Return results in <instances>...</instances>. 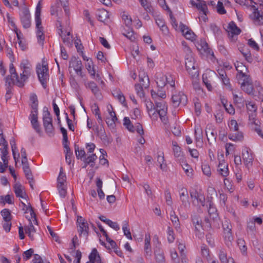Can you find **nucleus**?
Here are the masks:
<instances>
[{
    "mask_svg": "<svg viewBox=\"0 0 263 263\" xmlns=\"http://www.w3.org/2000/svg\"><path fill=\"white\" fill-rule=\"evenodd\" d=\"M92 110L93 114L96 116L97 117V121L98 123L100 124H101L103 123V120L101 116L100 110L98 106L95 104L92 106Z\"/></svg>",
    "mask_w": 263,
    "mask_h": 263,
    "instance_id": "nucleus-53",
    "label": "nucleus"
},
{
    "mask_svg": "<svg viewBox=\"0 0 263 263\" xmlns=\"http://www.w3.org/2000/svg\"><path fill=\"white\" fill-rule=\"evenodd\" d=\"M36 72L39 79L44 87H45V84L48 80V69L47 64L43 60L42 63H39L36 66Z\"/></svg>",
    "mask_w": 263,
    "mask_h": 263,
    "instance_id": "nucleus-5",
    "label": "nucleus"
},
{
    "mask_svg": "<svg viewBox=\"0 0 263 263\" xmlns=\"http://www.w3.org/2000/svg\"><path fill=\"white\" fill-rule=\"evenodd\" d=\"M151 96L155 102V105L151 101H146L145 105L149 117L153 121H157L159 117L164 124H167V107L166 102L162 100L166 97L165 92L162 90L156 92L154 90H152Z\"/></svg>",
    "mask_w": 263,
    "mask_h": 263,
    "instance_id": "nucleus-1",
    "label": "nucleus"
},
{
    "mask_svg": "<svg viewBox=\"0 0 263 263\" xmlns=\"http://www.w3.org/2000/svg\"><path fill=\"white\" fill-rule=\"evenodd\" d=\"M190 196L193 204L197 206L204 205V197L200 190L192 189L190 191Z\"/></svg>",
    "mask_w": 263,
    "mask_h": 263,
    "instance_id": "nucleus-9",
    "label": "nucleus"
},
{
    "mask_svg": "<svg viewBox=\"0 0 263 263\" xmlns=\"http://www.w3.org/2000/svg\"><path fill=\"white\" fill-rule=\"evenodd\" d=\"M215 76L216 73L214 71L211 70H206L202 76V80L203 83L206 82V81H211L212 78Z\"/></svg>",
    "mask_w": 263,
    "mask_h": 263,
    "instance_id": "nucleus-45",
    "label": "nucleus"
},
{
    "mask_svg": "<svg viewBox=\"0 0 263 263\" xmlns=\"http://www.w3.org/2000/svg\"><path fill=\"white\" fill-rule=\"evenodd\" d=\"M195 138L196 141H199L202 138V130L199 126L195 127Z\"/></svg>",
    "mask_w": 263,
    "mask_h": 263,
    "instance_id": "nucleus-59",
    "label": "nucleus"
},
{
    "mask_svg": "<svg viewBox=\"0 0 263 263\" xmlns=\"http://www.w3.org/2000/svg\"><path fill=\"white\" fill-rule=\"evenodd\" d=\"M144 250L146 256H151L152 254L151 247V236L149 234H146L144 239Z\"/></svg>",
    "mask_w": 263,
    "mask_h": 263,
    "instance_id": "nucleus-30",
    "label": "nucleus"
},
{
    "mask_svg": "<svg viewBox=\"0 0 263 263\" xmlns=\"http://www.w3.org/2000/svg\"><path fill=\"white\" fill-rule=\"evenodd\" d=\"M108 115L106 118V122L109 127L114 128L117 118L115 112L112 111V107L110 105H107Z\"/></svg>",
    "mask_w": 263,
    "mask_h": 263,
    "instance_id": "nucleus-18",
    "label": "nucleus"
},
{
    "mask_svg": "<svg viewBox=\"0 0 263 263\" xmlns=\"http://www.w3.org/2000/svg\"><path fill=\"white\" fill-rule=\"evenodd\" d=\"M59 33L60 34L63 42L66 44L67 45H71L72 43V35L70 34V29H67L65 30H63L62 25L61 23H60L59 26L58 27Z\"/></svg>",
    "mask_w": 263,
    "mask_h": 263,
    "instance_id": "nucleus-21",
    "label": "nucleus"
},
{
    "mask_svg": "<svg viewBox=\"0 0 263 263\" xmlns=\"http://www.w3.org/2000/svg\"><path fill=\"white\" fill-rule=\"evenodd\" d=\"M253 12L252 14V18L256 24L257 25H263V16L255 8L253 9Z\"/></svg>",
    "mask_w": 263,
    "mask_h": 263,
    "instance_id": "nucleus-37",
    "label": "nucleus"
},
{
    "mask_svg": "<svg viewBox=\"0 0 263 263\" xmlns=\"http://www.w3.org/2000/svg\"><path fill=\"white\" fill-rule=\"evenodd\" d=\"M186 55L185 59V63L186 70L192 77H197L199 75L197 69V64L195 63L194 58L190 48H185Z\"/></svg>",
    "mask_w": 263,
    "mask_h": 263,
    "instance_id": "nucleus-3",
    "label": "nucleus"
},
{
    "mask_svg": "<svg viewBox=\"0 0 263 263\" xmlns=\"http://www.w3.org/2000/svg\"><path fill=\"white\" fill-rule=\"evenodd\" d=\"M197 8L200 11L199 16V21L201 23H206L208 20L207 13L208 12V8L205 2H200L197 4Z\"/></svg>",
    "mask_w": 263,
    "mask_h": 263,
    "instance_id": "nucleus-22",
    "label": "nucleus"
},
{
    "mask_svg": "<svg viewBox=\"0 0 263 263\" xmlns=\"http://www.w3.org/2000/svg\"><path fill=\"white\" fill-rule=\"evenodd\" d=\"M156 83L160 87H163L166 84L170 85L172 87L175 86V81L172 76L169 74H164L158 73L156 76Z\"/></svg>",
    "mask_w": 263,
    "mask_h": 263,
    "instance_id": "nucleus-8",
    "label": "nucleus"
},
{
    "mask_svg": "<svg viewBox=\"0 0 263 263\" xmlns=\"http://www.w3.org/2000/svg\"><path fill=\"white\" fill-rule=\"evenodd\" d=\"M255 89L256 92L257 96H254L255 98V99H258L263 102V89L259 86V85H255Z\"/></svg>",
    "mask_w": 263,
    "mask_h": 263,
    "instance_id": "nucleus-56",
    "label": "nucleus"
},
{
    "mask_svg": "<svg viewBox=\"0 0 263 263\" xmlns=\"http://www.w3.org/2000/svg\"><path fill=\"white\" fill-rule=\"evenodd\" d=\"M179 28L183 35L187 40H194L195 39L196 35L190 29L186 26L181 23L179 25Z\"/></svg>",
    "mask_w": 263,
    "mask_h": 263,
    "instance_id": "nucleus-26",
    "label": "nucleus"
},
{
    "mask_svg": "<svg viewBox=\"0 0 263 263\" xmlns=\"http://www.w3.org/2000/svg\"><path fill=\"white\" fill-rule=\"evenodd\" d=\"M17 36V42L18 47L22 50H25L27 48V45L24 39L23 38V34L20 31L16 33Z\"/></svg>",
    "mask_w": 263,
    "mask_h": 263,
    "instance_id": "nucleus-31",
    "label": "nucleus"
},
{
    "mask_svg": "<svg viewBox=\"0 0 263 263\" xmlns=\"http://www.w3.org/2000/svg\"><path fill=\"white\" fill-rule=\"evenodd\" d=\"M9 73L12 83L17 85V80L18 79V76L12 63H11L9 65Z\"/></svg>",
    "mask_w": 263,
    "mask_h": 263,
    "instance_id": "nucleus-36",
    "label": "nucleus"
},
{
    "mask_svg": "<svg viewBox=\"0 0 263 263\" xmlns=\"http://www.w3.org/2000/svg\"><path fill=\"white\" fill-rule=\"evenodd\" d=\"M229 127L230 128L231 130H233L234 132H237L238 129V125L237 123V122L236 120L234 119H232L229 122Z\"/></svg>",
    "mask_w": 263,
    "mask_h": 263,
    "instance_id": "nucleus-64",
    "label": "nucleus"
},
{
    "mask_svg": "<svg viewBox=\"0 0 263 263\" xmlns=\"http://www.w3.org/2000/svg\"><path fill=\"white\" fill-rule=\"evenodd\" d=\"M25 231L26 233L28 234L29 237L32 239L35 230L32 223H30L29 226L25 228Z\"/></svg>",
    "mask_w": 263,
    "mask_h": 263,
    "instance_id": "nucleus-60",
    "label": "nucleus"
},
{
    "mask_svg": "<svg viewBox=\"0 0 263 263\" xmlns=\"http://www.w3.org/2000/svg\"><path fill=\"white\" fill-rule=\"evenodd\" d=\"M13 197L12 195H7L5 196H1L0 201L1 203L4 204L6 203H8L9 204H13Z\"/></svg>",
    "mask_w": 263,
    "mask_h": 263,
    "instance_id": "nucleus-57",
    "label": "nucleus"
},
{
    "mask_svg": "<svg viewBox=\"0 0 263 263\" xmlns=\"http://www.w3.org/2000/svg\"><path fill=\"white\" fill-rule=\"evenodd\" d=\"M242 158L246 166L249 169L252 166L254 159L251 151L248 148H245L242 150Z\"/></svg>",
    "mask_w": 263,
    "mask_h": 263,
    "instance_id": "nucleus-20",
    "label": "nucleus"
},
{
    "mask_svg": "<svg viewBox=\"0 0 263 263\" xmlns=\"http://www.w3.org/2000/svg\"><path fill=\"white\" fill-rule=\"evenodd\" d=\"M6 17L9 25L11 26V29L13 30L15 33H17V32H19V31L18 30L15 26L14 19L12 16H11L8 13L7 14Z\"/></svg>",
    "mask_w": 263,
    "mask_h": 263,
    "instance_id": "nucleus-55",
    "label": "nucleus"
},
{
    "mask_svg": "<svg viewBox=\"0 0 263 263\" xmlns=\"http://www.w3.org/2000/svg\"><path fill=\"white\" fill-rule=\"evenodd\" d=\"M57 188L60 197L62 198L65 197L67 194L66 185H62L60 184L59 185H57Z\"/></svg>",
    "mask_w": 263,
    "mask_h": 263,
    "instance_id": "nucleus-62",
    "label": "nucleus"
},
{
    "mask_svg": "<svg viewBox=\"0 0 263 263\" xmlns=\"http://www.w3.org/2000/svg\"><path fill=\"white\" fill-rule=\"evenodd\" d=\"M21 21L24 28H27L30 26V15L29 10L24 6L23 10L21 14Z\"/></svg>",
    "mask_w": 263,
    "mask_h": 263,
    "instance_id": "nucleus-25",
    "label": "nucleus"
},
{
    "mask_svg": "<svg viewBox=\"0 0 263 263\" xmlns=\"http://www.w3.org/2000/svg\"><path fill=\"white\" fill-rule=\"evenodd\" d=\"M246 107L248 113H255L257 109V106L253 102H248L246 103Z\"/></svg>",
    "mask_w": 263,
    "mask_h": 263,
    "instance_id": "nucleus-61",
    "label": "nucleus"
},
{
    "mask_svg": "<svg viewBox=\"0 0 263 263\" xmlns=\"http://www.w3.org/2000/svg\"><path fill=\"white\" fill-rule=\"evenodd\" d=\"M226 30L230 40L233 42H235L237 40L238 35L241 32L240 29L233 22H231L228 24Z\"/></svg>",
    "mask_w": 263,
    "mask_h": 263,
    "instance_id": "nucleus-11",
    "label": "nucleus"
},
{
    "mask_svg": "<svg viewBox=\"0 0 263 263\" xmlns=\"http://www.w3.org/2000/svg\"><path fill=\"white\" fill-rule=\"evenodd\" d=\"M123 125L131 132L136 131L140 135L142 136L144 134V131L141 125L138 124L136 126H134L128 117H125L123 119Z\"/></svg>",
    "mask_w": 263,
    "mask_h": 263,
    "instance_id": "nucleus-17",
    "label": "nucleus"
},
{
    "mask_svg": "<svg viewBox=\"0 0 263 263\" xmlns=\"http://www.w3.org/2000/svg\"><path fill=\"white\" fill-rule=\"evenodd\" d=\"M31 69L22 70V72L20 74V78L17 80V85L22 87L24 85L25 82L29 77L31 75Z\"/></svg>",
    "mask_w": 263,
    "mask_h": 263,
    "instance_id": "nucleus-28",
    "label": "nucleus"
},
{
    "mask_svg": "<svg viewBox=\"0 0 263 263\" xmlns=\"http://www.w3.org/2000/svg\"><path fill=\"white\" fill-rule=\"evenodd\" d=\"M85 86L86 88H89L94 95H96L99 93V88L96 84L93 82H85Z\"/></svg>",
    "mask_w": 263,
    "mask_h": 263,
    "instance_id": "nucleus-48",
    "label": "nucleus"
},
{
    "mask_svg": "<svg viewBox=\"0 0 263 263\" xmlns=\"http://www.w3.org/2000/svg\"><path fill=\"white\" fill-rule=\"evenodd\" d=\"M179 163L182 166V169L184 170L186 175L192 178L193 175V170L192 168L186 162L185 159L179 161Z\"/></svg>",
    "mask_w": 263,
    "mask_h": 263,
    "instance_id": "nucleus-32",
    "label": "nucleus"
},
{
    "mask_svg": "<svg viewBox=\"0 0 263 263\" xmlns=\"http://www.w3.org/2000/svg\"><path fill=\"white\" fill-rule=\"evenodd\" d=\"M78 231L80 236L86 238L88 235L89 227L88 224L82 217L77 218Z\"/></svg>",
    "mask_w": 263,
    "mask_h": 263,
    "instance_id": "nucleus-14",
    "label": "nucleus"
},
{
    "mask_svg": "<svg viewBox=\"0 0 263 263\" xmlns=\"http://www.w3.org/2000/svg\"><path fill=\"white\" fill-rule=\"evenodd\" d=\"M155 255L156 261L159 262H163L164 261V256L162 250L157 248L155 250Z\"/></svg>",
    "mask_w": 263,
    "mask_h": 263,
    "instance_id": "nucleus-47",
    "label": "nucleus"
},
{
    "mask_svg": "<svg viewBox=\"0 0 263 263\" xmlns=\"http://www.w3.org/2000/svg\"><path fill=\"white\" fill-rule=\"evenodd\" d=\"M66 180V175L63 172V169L61 167L60 168V173H59V176L57 179V182H58L57 185H59L60 184L62 185H66L65 184Z\"/></svg>",
    "mask_w": 263,
    "mask_h": 263,
    "instance_id": "nucleus-52",
    "label": "nucleus"
},
{
    "mask_svg": "<svg viewBox=\"0 0 263 263\" xmlns=\"http://www.w3.org/2000/svg\"><path fill=\"white\" fill-rule=\"evenodd\" d=\"M13 189L15 194L17 197L26 200V203L21 201L23 208V209L26 211H28L30 213L31 216L33 214L32 208L31 206L30 203L28 202V196L26 193L24 187L19 183H15L13 185Z\"/></svg>",
    "mask_w": 263,
    "mask_h": 263,
    "instance_id": "nucleus-2",
    "label": "nucleus"
},
{
    "mask_svg": "<svg viewBox=\"0 0 263 263\" xmlns=\"http://www.w3.org/2000/svg\"><path fill=\"white\" fill-rule=\"evenodd\" d=\"M236 3L239 4L243 7L253 9L255 8L254 4L255 3L252 0H235Z\"/></svg>",
    "mask_w": 263,
    "mask_h": 263,
    "instance_id": "nucleus-42",
    "label": "nucleus"
},
{
    "mask_svg": "<svg viewBox=\"0 0 263 263\" xmlns=\"http://www.w3.org/2000/svg\"><path fill=\"white\" fill-rule=\"evenodd\" d=\"M172 100L173 104L175 107H178L180 105H184L187 102L186 96L181 91L173 92Z\"/></svg>",
    "mask_w": 263,
    "mask_h": 263,
    "instance_id": "nucleus-13",
    "label": "nucleus"
},
{
    "mask_svg": "<svg viewBox=\"0 0 263 263\" xmlns=\"http://www.w3.org/2000/svg\"><path fill=\"white\" fill-rule=\"evenodd\" d=\"M180 198L182 202V203L185 206L189 204L188 201V192L185 188L182 187L179 191Z\"/></svg>",
    "mask_w": 263,
    "mask_h": 263,
    "instance_id": "nucleus-35",
    "label": "nucleus"
},
{
    "mask_svg": "<svg viewBox=\"0 0 263 263\" xmlns=\"http://www.w3.org/2000/svg\"><path fill=\"white\" fill-rule=\"evenodd\" d=\"M221 103L225 108L226 110L231 115H234L235 114V109L230 103H228L227 100L224 99H221Z\"/></svg>",
    "mask_w": 263,
    "mask_h": 263,
    "instance_id": "nucleus-44",
    "label": "nucleus"
},
{
    "mask_svg": "<svg viewBox=\"0 0 263 263\" xmlns=\"http://www.w3.org/2000/svg\"><path fill=\"white\" fill-rule=\"evenodd\" d=\"M155 21L162 33L165 35H167L168 33V30L164 20L161 17H157L156 18Z\"/></svg>",
    "mask_w": 263,
    "mask_h": 263,
    "instance_id": "nucleus-33",
    "label": "nucleus"
},
{
    "mask_svg": "<svg viewBox=\"0 0 263 263\" xmlns=\"http://www.w3.org/2000/svg\"><path fill=\"white\" fill-rule=\"evenodd\" d=\"M235 132V133H231L229 135L228 137L229 139L235 142L242 141L243 138L242 133L238 130Z\"/></svg>",
    "mask_w": 263,
    "mask_h": 263,
    "instance_id": "nucleus-40",
    "label": "nucleus"
},
{
    "mask_svg": "<svg viewBox=\"0 0 263 263\" xmlns=\"http://www.w3.org/2000/svg\"><path fill=\"white\" fill-rule=\"evenodd\" d=\"M224 156L223 154L218 155V160L219 164L217 167V172L221 176L226 177L229 174V170L228 168V164L225 162L223 159Z\"/></svg>",
    "mask_w": 263,
    "mask_h": 263,
    "instance_id": "nucleus-12",
    "label": "nucleus"
},
{
    "mask_svg": "<svg viewBox=\"0 0 263 263\" xmlns=\"http://www.w3.org/2000/svg\"><path fill=\"white\" fill-rule=\"evenodd\" d=\"M85 65L91 77L98 81H101V83L103 84V82L101 80L100 74L98 71H96L93 62L92 61H88V62L85 63Z\"/></svg>",
    "mask_w": 263,
    "mask_h": 263,
    "instance_id": "nucleus-19",
    "label": "nucleus"
},
{
    "mask_svg": "<svg viewBox=\"0 0 263 263\" xmlns=\"http://www.w3.org/2000/svg\"><path fill=\"white\" fill-rule=\"evenodd\" d=\"M213 126L212 125H209V127L206 128L205 133L207 136L208 140L209 143L211 144V143L210 142V138L212 141H215L216 138V132L212 128Z\"/></svg>",
    "mask_w": 263,
    "mask_h": 263,
    "instance_id": "nucleus-34",
    "label": "nucleus"
},
{
    "mask_svg": "<svg viewBox=\"0 0 263 263\" xmlns=\"http://www.w3.org/2000/svg\"><path fill=\"white\" fill-rule=\"evenodd\" d=\"M32 127L38 133H41L40 125L37 120V109L32 110L29 117Z\"/></svg>",
    "mask_w": 263,
    "mask_h": 263,
    "instance_id": "nucleus-24",
    "label": "nucleus"
},
{
    "mask_svg": "<svg viewBox=\"0 0 263 263\" xmlns=\"http://www.w3.org/2000/svg\"><path fill=\"white\" fill-rule=\"evenodd\" d=\"M43 121L46 132L47 133H52L53 129L52 118L50 117L49 112L47 110V109H45V108H44L43 110Z\"/></svg>",
    "mask_w": 263,
    "mask_h": 263,
    "instance_id": "nucleus-16",
    "label": "nucleus"
},
{
    "mask_svg": "<svg viewBox=\"0 0 263 263\" xmlns=\"http://www.w3.org/2000/svg\"><path fill=\"white\" fill-rule=\"evenodd\" d=\"M141 6L148 13H151L153 11V8L150 2L147 0H138Z\"/></svg>",
    "mask_w": 263,
    "mask_h": 263,
    "instance_id": "nucleus-49",
    "label": "nucleus"
},
{
    "mask_svg": "<svg viewBox=\"0 0 263 263\" xmlns=\"http://www.w3.org/2000/svg\"><path fill=\"white\" fill-rule=\"evenodd\" d=\"M89 260L86 263H104L101 259L100 255L96 248L92 249L89 255Z\"/></svg>",
    "mask_w": 263,
    "mask_h": 263,
    "instance_id": "nucleus-27",
    "label": "nucleus"
},
{
    "mask_svg": "<svg viewBox=\"0 0 263 263\" xmlns=\"http://www.w3.org/2000/svg\"><path fill=\"white\" fill-rule=\"evenodd\" d=\"M219 258L221 263H228L230 259H228L226 253L223 249H220L219 253Z\"/></svg>",
    "mask_w": 263,
    "mask_h": 263,
    "instance_id": "nucleus-58",
    "label": "nucleus"
},
{
    "mask_svg": "<svg viewBox=\"0 0 263 263\" xmlns=\"http://www.w3.org/2000/svg\"><path fill=\"white\" fill-rule=\"evenodd\" d=\"M192 222L194 226L195 227V230L198 233V234L196 233V235H198L199 238H201L203 236L202 230L204 229V227L209 228L210 227V224L209 223L208 221L206 222V224L203 226L200 217L196 214L193 216Z\"/></svg>",
    "mask_w": 263,
    "mask_h": 263,
    "instance_id": "nucleus-10",
    "label": "nucleus"
},
{
    "mask_svg": "<svg viewBox=\"0 0 263 263\" xmlns=\"http://www.w3.org/2000/svg\"><path fill=\"white\" fill-rule=\"evenodd\" d=\"M239 83L241 84L242 89L247 93L253 96H256L255 86H254L249 76L238 80ZM255 84V85H256Z\"/></svg>",
    "mask_w": 263,
    "mask_h": 263,
    "instance_id": "nucleus-7",
    "label": "nucleus"
},
{
    "mask_svg": "<svg viewBox=\"0 0 263 263\" xmlns=\"http://www.w3.org/2000/svg\"><path fill=\"white\" fill-rule=\"evenodd\" d=\"M20 68L22 70L31 69L30 64L29 61L26 59H23L22 60L20 64Z\"/></svg>",
    "mask_w": 263,
    "mask_h": 263,
    "instance_id": "nucleus-63",
    "label": "nucleus"
},
{
    "mask_svg": "<svg viewBox=\"0 0 263 263\" xmlns=\"http://www.w3.org/2000/svg\"><path fill=\"white\" fill-rule=\"evenodd\" d=\"M62 13L61 8L58 6H53L51 7V14L60 18Z\"/></svg>",
    "mask_w": 263,
    "mask_h": 263,
    "instance_id": "nucleus-54",
    "label": "nucleus"
},
{
    "mask_svg": "<svg viewBox=\"0 0 263 263\" xmlns=\"http://www.w3.org/2000/svg\"><path fill=\"white\" fill-rule=\"evenodd\" d=\"M208 213L211 219L216 220L218 218V214L217 213V210L214 205L212 204H209L208 209Z\"/></svg>",
    "mask_w": 263,
    "mask_h": 263,
    "instance_id": "nucleus-51",
    "label": "nucleus"
},
{
    "mask_svg": "<svg viewBox=\"0 0 263 263\" xmlns=\"http://www.w3.org/2000/svg\"><path fill=\"white\" fill-rule=\"evenodd\" d=\"M82 65L80 60L75 58L71 59L69 66V70L70 73L74 72L78 75L82 77Z\"/></svg>",
    "mask_w": 263,
    "mask_h": 263,
    "instance_id": "nucleus-15",
    "label": "nucleus"
},
{
    "mask_svg": "<svg viewBox=\"0 0 263 263\" xmlns=\"http://www.w3.org/2000/svg\"><path fill=\"white\" fill-rule=\"evenodd\" d=\"M41 2L39 1L35 10V20L36 25V34L38 43L41 45H43L45 36L43 32V27L41 26Z\"/></svg>",
    "mask_w": 263,
    "mask_h": 263,
    "instance_id": "nucleus-4",
    "label": "nucleus"
},
{
    "mask_svg": "<svg viewBox=\"0 0 263 263\" xmlns=\"http://www.w3.org/2000/svg\"><path fill=\"white\" fill-rule=\"evenodd\" d=\"M123 34L131 41H134L136 39L135 35L134 34L132 27L129 28H124L122 31Z\"/></svg>",
    "mask_w": 263,
    "mask_h": 263,
    "instance_id": "nucleus-43",
    "label": "nucleus"
},
{
    "mask_svg": "<svg viewBox=\"0 0 263 263\" xmlns=\"http://www.w3.org/2000/svg\"><path fill=\"white\" fill-rule=\"evenodd\" d=\"M122 21L124 22L126 27L129 28L132 27V19L131 17L126 12H123L122 15Z\"/></svg>",
    "mask_w": 263,
    "mask_h": 263,
    "instance_id": "nucleus-46",
    "label": "nucleus"
},
{
    "mask_svg": "<svg viewBox=\"0 0 263 263\" xmlns=\"http://www.w3.org/2000/svg\"><path fill=\"white\" fill-rule=\"evenodd\" d=\"M173 149L174 152V156L177 158L178 162L185 159L183 156V153L181 151L180 147L177 145L176 142H173Z\"/></svg>",
    "mask_w": 263,
    "mask_h": 263,
    "instance_id": "nucleus-29",
    "label": "nucleus"
},
{
    "mask_svg": "<svg viewBox=\"0 0 263 263\" xmlns=\"http://www.w3.org/2000/svg\"><path fill=\"white\" fill-rule=\"evenodd\" d=\"M112 95L122 105L124 106L126 105L125 97L121 91L118 90H113Z\"/></svg>",
    "mask_w": 263,
    "mask_h": 263,
    "instance_id": "nucleus-39",
    "label": "nucleus"
},
{
    "mask_svg": "<svg viewBox=\"0 0 263 263\" xmlns=\"http://www.w3.org/2000/svg\"><path fill=\"white\" fill-rule=\"evenodd\" d=\"M196 46L201 54L211 60L214 58L213 52L209 47L206 42L203 40L197 42Z\"/></svg>",
    "mask_w": 263,
    "mask_h": 263,
    "instance_id": "nucleus-6",
    "label": "nucleus"
},
{
    "mask_svg": "<svg viewBox=\"0 0 263 263\" xmlns=\"http://www.w3.org/2000/svg\"><path fill=\"white\" fill-rule=\"evenodd\" d=\"M170 219L173 225L174 226L176 231H180V228L179 219L177 216L175 214V212L174 211L171 213Z\"/></svg>",
    "mask_w": 263,
    "mask_h": 263,
    "instance_id": "nucleus-41",
    "label": "nucleus"
},
{
    "mask_svg": "<svg viewBox=\"0 0 263 263\" xmlns=\"http://www.w3.org/2000/svg\"><path fill=\"white\" fill-rule=\"evenodd\" d=\"M122 230L124 235L130 240L132 239V236L128 227V223L127 221H124L122 223Z\"/></svg>",
    "mask_w": 263,
    "mask_h": 263,
    "instance_id": "nucleus-50",
    "label": "nucleus"
},
{
    "mask_svg": "<svg viewBox=\"0 0 263 263\" xmlns=\"http://www.w3.org/2000/svg\"><path fill=\"white\" fill-rule=\"evenodd\" d=\"M235 66L238 72L236 76L238 81L249 76L247 74L248 72V69L242 63L237 62L235 64Z\"/></svg>",
    "mask_w": 263,
    "mask_h": 263,
    "instance_id": "nucleus-23",
    "label": "nucleus"
},
{
    "mask_svg": "<svg viewBox=\"0 0 263 263\" xmlns=\"http://www.w3.org/2000/svg\"><path fill=\"white\" fill-rule=\"evenodd\" d=\"M97 15L98 20L102 22H105L109 18V13L105 9L99 10Z\"/></svg>",
    "mask_w": 263,
    "mask_h": 263,
    "instance_id": "nucleus-38",
    "label": "nucleus"
}]
</instances>
